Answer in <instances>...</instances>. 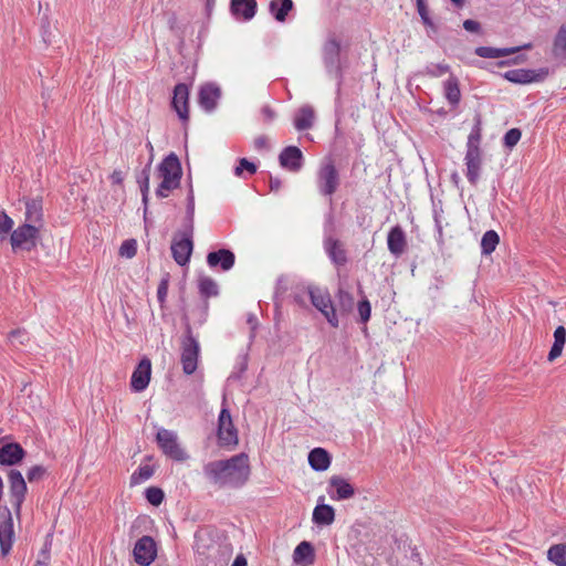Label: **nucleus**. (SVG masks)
Instances as JSON below:
<instances>
[{
    "label": "nucleus",
    "mask_w": 566,
    "mask_h": 566,
    "mask_svg": "<svg viewBox=\"0 0 566 566\" xmlns=\"http://www.w3.org/2000/svg\"><path fill=\"white\" fill-rule=\"evenodd\" d=\"M271 14L279 22H284L289 12L293 9L292 0H272L269 4Z\"/></svg>",
    "instance_id": "c85d7f7f"
},
{
    "label": "nucleus",
    "mask_w": 566,
    "mask_h": 566,
    "mask_svg": "<svg viewBox=\"0 0 566 566\" xmlns=\"http://www.w3.org/2000/svg\"><path fill=\"white\" fill-rule=\"evenodd\" d=\"M317 186L324 196L331 197L337 190L339 175L332 159H326L321 164L317 171Z\"/></svg>",
    "instance_id": "423d86ee"
},
{
    "label": "nucleus",
    "mask_w": 566,
    "mask_h": 566,
    "mask_svg": "<svg viewBox=\"0 0 566 566\" xmlns=\"http://www.w3.org/2000/svg\"><path fill=\"white\" fill-rule=\"evenodd\" d=\"M13 227V220L6 213H0V241H3Z\"/></svg>",
    "instance_id": "37998d69"
},
{
    "label": "nucleus",
    "mask_w": 566,
    "mask_h": 566,
    "mask_svg": "<svg viewBox=\"0 0 566 566\" xmlns=\"http://www.w3.org/2000/svg\"><path fill=\"white\" fill-rule=\"evenodd\" d=\"M521 130L517 128H512L509 132H506L504 136L505 146H507L509 148L514 147L521 139Z\"/></svg>",
    "instance_id": "de8ad7c7"
},
{
    "label": "nucleus",
    "mask_w": 566,
    "mask_h": 566,
    "mask_svg": "<svg viewBox=\"0 0 566 566\" xmlns=\"http://www.w3.org/2000/svg\"><path fill=\"white\" fill-rule=\"evenodd\" d=\"M220 95V88L217 85L206 84L200 88L199 103L206 111H212Z\"/></svg>",
    "instance_id": "4be33fe9"
},
{
    "label": "nucleus",
    "mask_w": 566,
    "mask_h": 566,
    "mask_svg": "<svg viewBox=\"0 0 566 566\" xmlns=\"http://www.w3.org/2000/svg\"><path fill=\"white\" fill-rule=\"evenodd\" d=\"M176 21H177L176 15L175 14H170V17L168 19V23H169V27H170L171 30L175 28Z\"/></svg>",
    "instance_id": "69168bd1"
},
{
    "label": "nucleus",
    "mask_w": 566,
    "mask_h": 566,
    "mask_svg": "<svg viewBox=\"0 0 566 566\" xmlns=\"http://www.w3.org/2000/svg\"><path fill=\"white\" fill-rule=\"evenodd\" d=\"M200 346L198 340L192 336L190 328L181 340V364L182 370L187 375L196 371L198 366Z\"/></svg>",
    "instance_id": "0eeeda50"
},
{
    "label": "nucleus",
    "mask_w": 566,
    "mask_h": 566,
    "mask_svg": "<svg viewBox=\"0 0 566 566\" xmlns=\"http://www.w3.org/2000/svg\"><path fill=\"white\" fill-rule=\"evenodd\" d=\"M232 566H247V559L243 555H238Z\"/></svg>",
    "instance_id": "e2e57ef3"
},
{
    "label": "nucleus",
    "mask_w": 566,
    "mask_h": 566,
    "mask_svg": "<svg viewBox=\"0 0 566 566\" xmlns=\"http://www.w3.org/2000/svg\"><path fill=\"white\" fill-rule=\"evenodd\" d=\"M45 473L46 469L43 465H34L28 471L27 476L30 482H35L41 480Z\"/></svg>",
    "instance_id": "8fccbe9b"
},
{
    "label": "nucleus",
    "mask_w": 566,
    "mask_h": 566,
    "mask_svg": "<svg viewBox=\"0 0 566 566\" xmlns=\"http://www.w3.org/2000/svg\"><path fill=\"white\" fill-rule=\"evenodd\" d=\"M450 71L448 64H432L427 67V74L433 77H439L447 74Z\"/></svg>",
    "instance_id": "09e8293b"
},
{
    "label": "nucleus",
    "mask_w": 566,
    "mask_h": 566,
    "mask_svg": "<svg viewBox=\"0 0 566 566\" xmlns=\"http://www.w3.org/2000/svg\"><path fill=\"white\" fill-rule=\"evenodd\" d=\"M282 187V181L279 178H270V189L273 192H277Z\"/></svg>",
    "instance_id": "13d9d810"
},
{
    "label": "nucleus",
    "mask_w": 566,
    "mask_h": 566,
    "mask_svg": "<svg viewBox=\"0 0 566 566\" xmlns=\"http://www.w3.org/2000/svg\"><path fill=\"white\" fill-rule=\"evenodd\" d=\"M566 343V329L564 326H558L554 332V344L548 353V360L553 361L562 355L564 345Z\"/></svg>",
    "instance_id": "2f4dec72"
},
{
    "label": "nucleus",
    "mask_w": 566,
    "mask_h": 566,
    "mask_svg": "<svg viewBox=\"0 0 566 566\" xmlns=\"http://www.w3.org/2000/svg\"><path fill=\"white\" fill-rule=\"evenodd\" d=\"M552 53L556 59H566V23L559 27L554 38Z\"/></svg>",
    "instance_id": "473e14b6"
},
{
    "label": "nucleus",
    "mask_w": 566,
    "mask_h": 566,
    "mask_svg": "<svg viewBox=\"0 0 566 566\" xmlns=\"http://www.w3.org/2000/svg\"><path fill=\"white\" fill-rule=\"evenodd\" d=\"M244 169L251 175L256 172V166L253 163L249 161L247 158H241L234 170L235 176L240 177Z\"/></svg>",
    "instance_id": "49530a36"
},
{
    "label": "nucleus",
    "mask_w": 566,
    "mask_h": 566,
    "mask_svg": "<svg viewBox=\"0 0 566 566\" xmlns=\"http://www.w3.org/2000/svg\"><path fill=\"white\" fill-rule=\"evenodd\" d=\"M322 56L328 74L338 76L342 71L340 42L335 36L328 38L323 44Z\"/></svg>",
    "instance_id": "9d476101"
},
{
    "label": "nucleus",
    "mask_w": 566,
    "mask_h": 566,
    "mask_svg": "<svg viewBox=\"0 0 566 566\" xmlns=\"http://www.w3.org/2000/svg\"><path fill=\"white\" fill-rule=\"evenodd\" d=\"M154 469L150 465H142L130 478L132 484H138L151 478Z\"/></svg>",
    "instance_id": "ea45409f"
},
{
    "label": "nucleus",
    "mask_w": 566,
    "mask_h": 566,
    "mask_svg": "<svg viewBox=\"0 0 566 566\" xmlns=\"http://www.w3.org/2000/svg\"><path fill=\"white\" fill-rule=\"evenodd\" d=\"M136 251H137V243H136V240H134V239L125 240L119 248L120 256H125L128 259L135 256Z\"/></svg>",
    "instance_id": "c03bdc74"
},
{
    "label": "nucleus",
    "mask_w": 566,
    "mask_h": 566,
    "mask_svg": "<svg viewBox=\"0 0 566 566\" xmlns=\"http://www.w3.org/2000/svg\"><path fill=\"white\" fill-rule=\"evenodd\" d=\"M547 74L548 71L544 69L539 71L518 69L507 71L504 74V77L512 83L527 84L532 82H539L544 80Z\"/></svg>",
    "instance_id": "4468645a"
},
{
    "label": "nucleus",
    "mask_w": 566,
    "mask_h": 566,
    "mask_svg": "<svg viewBox=\"0 0 566 566\" xmlns=\"http://www.w3.org/2000/svg\"><path fill=\"white\" fill-rule=\"evenodd\" d=\"M279 161L283 168L297 172L303 166V154L298 147L287 146L280 154Z\"/></svg>",
    "instance_id": "2eb2a0df"
},
{
    "label": "nucleus",
    "mask_w": 566,
    "mask_h": 566,
    "mask_svg": "<svg viewBox=\"0 0 566 566\" xmlns=\"http://www.w3.org/2000/svg\"><path fill=\"white\" fill-rule=\"evenodd\" d=\"M24 455L25 451L19 443H6L0 448V464L15 465L22 461Z\"/></svg>",
    "instance_id": "a211bd4d"
},
{
    "label": "nucleus",
    "mask_w": 566,
    "mask_h": 566,
    "mask_svg": "<svg viewBox=\"0 0 566 566\" xmlns=\"http://www.w3.org/2000/svg\"><path fill=\"white\" fill-rule=\"evenodd\" d=\"M388 249L395 255H400L405 252L407 242L406 235L399 226L394 227L387 238Z\"/></svg>",
    "instance_id": "b1692460"
},
{
    "label": "nucleus",
    "mask_w": 566,
    "mask_h": 566,
    "mask_svg": "<svg viewBox=\"0 0 566 566\" xmlns=\"http://www.w3.org/2000/svg\"><path fill=\"white\" fill-rule=\"evenodd\" d=\"M324 248L335 265L343 266L347 263V253L339 240L328 237L324 241Z\"/></svg>",
    "instance_id": "6ab92c4d"
},
{
    "label": "nucleus",
    "mask_w": 566,
    "mask_h": 566,
    "mask_svg": "<svg viewBox=\"0 0 566 566\" xmlns=\"http://www.w3.org/2000/svg\"><path fill=\"white\" fill-rule=\"evenodd\" d=\"M338 298H339V303H340L343 311L348 312L353 306L354 300H353L352 295L347 292L339 291Z\"/></svg>",
    "instance_id": "3c124183"
},
{
    "label": "nucleus",
    "mask_w": 566,
    "mask_h": 566,
    "mask_svg": "<svg viewBox=\"0 0 566 566\" xmlns=\"http://www.w3.org/2000/svg\"><path fill=\"white\" fill-rule=\"evenodd\" d=\"M417 10H418L420 18H424V17L429 15L428 7L424 3V0L417 1Z\"/></svg>",
    "instance_id": "4d7b16f0"
},
{
    "label": "nucleus",
    "mask_w": 566,
    "mask_h": 566,
    "mask_svg": "<svg viewBox=\"0 0 566 566\" xmlns=\"http://www.w3.org/2000/svg\"><path fill=\"white\" fill-rule=\"evenodd\" d=\"M156 440L165 455L176 461H185L187 454L178 442V436L175 431L168 429H159Z\"/></svg>",
    "instance_id": "1a4fd4ad"
},
{
    "label": "nucleus",
    "mask_w": 566,
    "mask_h": 566,
    "mask_svg": "<svg viewBox=\"0 0 566 566\" xmlns=\"http://www.w3.org/2000/svg\"><path fill=\"white\" fill-rule=\"evenodd\" d=\"M167 293H168V280L164 279L159 283L158 289H157V297L160 303H163L165 301Z\"/></svg>",
    "instance_id": "864d4df0"
},
{
    "label": "nucleus",
    "mask_w": 566,
    "mask_h": 566,
    "mask_svg": "<svg viewBox=\"0 0 566 566\" xmlns=\"http://www.w3.org/2000/svg\"><path fill=\"white\" fill-rule=\"evenodd\" d=\"M293 558L297 564L304 560L312 564L314 559V549L312 544L305 541L301 542L294 549Z\"/></svg>",
    "instance_id": "f704fd0d"
},
{
    "label": "nucleus",
    "mask_w": 566,
    "mask_h": 566,
    "mask_svg": "<svg viewBox=\"0 0 566 566\" xmlns=\"http://www.w3.org/2000/svg\"><path fill=\"white\" fill-rule=\"evenodd\" d=\"M232 13L237 17H241L244 20H251L256 12L255 0H231Z\"/></svg>",
    "instance_id": "393cba45"
},
{
    "label": "nucleus",
    "mask_w": 566,
    "mask_h": 566,
    "mask_svg": "<svg viewBox=\"0 0 566 566\" xmlns=\"http://www.w3.org/2000/svg\"><path fill=\"white\" fill-rule=\"evenodd\" d=\"M133 553L137 564L148 566L157 556L156 543L150 536H143L136 542Z\"/></svg>",
    "instance_id": "f8f14e48"
},
{
    "label": "nucleus",
    "mask_w": 566,
    "mask_h": 566,
    "mask_svg": "<svg viewBox=\"0 0 566 566\" xmlns=\"http://www.w3.org/2000/svg\"><path fill=\"white\" fill-rule=\"evenodd\" d=\"M25 222L43 228V203L41 198L25 199Z\"/></svg>",
    "instance_id": "f3484780"
},
{
    "label": "nucleus",
    "mask_w": 566,
    "mask_h": 566,
    "mask_svg": "<svg viewBox=\"0 0 566 566\" xmlns=\"http://www.w3.org/2000/svg\"><path fill=\"white\" fill-rule=\"evenodd\" d=\"M192 232L193 226L190 221V224L186 231L179 232L174 237L171 243V253L174 260L179 265H185L189 262L193 249Z\"/></svg>",
    "instance_id": "39448f33"
},
{
    "label": "nucleus",
    "mask_w": 566,
    "mask_h": 566,
    "mask_svg": "<svg viewBox=\"0 0 566 566\" xmlns=\"http://www.w3.org/2000/svg\"><path fill=\"white\" fill-rule=\"evenodd\" d=\"M531 48H532L531 43L524 44L520 48H506V49H496V48H491V46H479L475 49V54L478 56L484 57V59H497V57L514 54V53L518 52L521 49L528 50Z\"/></svg>",
    "instance_id": "5701e85b"
},
{
    "label": "nucleus",
    "mask_w": 566,
    "mask_h": 566,
    "mask_svg": "<svg viewBox=\"0 0 566 566\" xmlns=\"http://www.w3.org/2000/svg\"><path fill=\"white\" fill-rule=\"evenodd\" d=\"M147 147H148L150 150H153V145H151V143H148V144H147Z\"/></svg>",
    "instance_id": "774afa93"
},
{
    "label": "nucleus",
    "mask_w": 566,
    "mask_h": 566,
    "mask_svg": "<svg viewBox=\"0 0 566 566\" xmlns=\"http://www.w3.org/2000/svg\"><path fill=\"white\" fill-rule=\"evenodd\" d=\"M464 159L467 165V178L471 185L475 186L480 179L482 165L481 150L473 148L471 151H467Z\"/></svg>",
    "instance_id": "412c9836"
},
{
    "label": "nucleus",
    "mask_w": 566,
    "mask_h": 566,
    "mask_svg": "<svg viewBox=\"0 0 566 566\" xmlns=\"http://www.w3.org/2000/svg\"><path fill=\"white\" fill-rule=\"evenodd\" d=\"M218 441L221 447L230 449L239 443L238 430L228 408H222L218 418Z\"/></svg>",
    "instance_id": "6e6552de"
},
{
    "label": "nucleus",
    "mask_w": 566,
    "mask_h": 566,
    "mask_svg": "<svg viewBox=\"0 0 566 566\" xmlns=\"http://www.w3.org/2000/svg\"><path fill=\"white\" fill-rule=\"evenodd\" d=\"M335 520V511L331 505H317L313 511V521L318 525H329Z\"/></svg>",
    "instance_id": "7c9ffc66"
},
{
    "label": "nucleus",
    "mask_w": 566,
    "mask_h": 566,
    "mask_svg": "<svg viewBox=\"0 0 566 566\" xmlns=\"http://www.w3.org/2000/svg\"><path fill=\"white\" fill-rule=\"evenodd\" d=\"M41 228L31 226V223H23L12 231L10 235V243L13 251H31L36 247L40 239Z\"/></svg>",
    "instance_id": "7ed1b4c3"
},
{
    "label": "nucleus",
    "mask_w": 566,
    "mask_h": 566,
    "mask_svg": "<svg viewBox=\"0 0 566 566\" xmlns=\"http://www.w3.org/2000/svg\"><path fill=\"white\" fill-rule=\"evenodd\" d=\"M149 171H150V164H148L142 171V176L139 178L140 184V191L143 195V201L145 205H147L148 200V191H149Z\"/></svg>",
    "instance_id": "79ce46f5"
},
{
    "label": "nucleus",
    "mask_w": 566,
    "mask_h": 566,
    "mask_svg": "<svg viewBox=\"0 0 566 566\" xmlns=\"http://www.w3.org/2000/svg\"><path fill=\"white\" fill-rule=\"evenodd\" d=\"M308 294L312 304L325 316L333 327H338L339 321L333 305L331 294L319 287H310Z\"/></svg>",
    "instance_id": "20e7f679"
},
{
    "label": "nucleus",
    "mask_w": 566,
    "mask_h": 566,
    "mask_svg": "<svg viewBox=\"0 0 566 566\" xmlns=\"http://www.w3.org/2000/svg\"><path fill=\"white\" fill-rule=\"evenodd\" d=\"M358 313L363 322H367L370 318L371 307L367 300L359 302Z\"/></svg>",
    "instance_id": "603ef678"
},
{
    "label": "nucleus",
    "mask_w": 566,
    "mask_h": 566,
    "mask_svg": "<svg viewBox=\"0 0 566 566\" xmlns=\"http://www.w3.org/2000/svg\"><path fill=\"white\" fill-rule=\"evenodd\" d=\"M308 463L315 471H325L331 464V457L323 448H315L308 453Z\"/></svg>",
    "instance_id": "a878e982"
},
{
    "label": "nucleus",
    "mask_w": 566,
    "mask_h": 566,
    "mask_svg": "<svg viewBox=\"0 0 566 566\" xmlns=\"http://www.w3.org/2000/svg\"><path fill=\"white\" fill-rule=\"evenodd\" d=\"M261 112L265 122H271L275 117V112L270 106H264Z\"/></svg>",
    "instance_id": "6e6d98bb"
},
{
    "label": "nucleus",
    "mask_w": 566,
    "mask_h": 566,
    "mask_svg": "<svg viewBox=\"0 0 566 566\" xmlns=\"http://www.w3.org/2000/svg\"><path fill=\"white\" fill-rule=\"evenodd\" d=\"M547 557L556 566H566V543L553 545L547 552Z\"/></svg>",
    "instance_id": "c9c22d12"
},
{
    "label": "nucleus",
    "mask_w": 566,
    "mask_h": 566,
    "mask_svg": "<svg viewBox=\"0 0 566 566\" xmlns=\"http://www.w3.org/2000/svg\"><path fill=\"white\" fill-rule=\"evenodd\" d=\"M146 499L153 505H159L164 500V492L159 488H148L146 490Z\"/></svg>",
    "instance_id": "a18cd8bd"
},
{
    "label": "nucleus",
    "mask_w": 566,
    "mask_h": 566,
    "mask_svg": "<svg viewBox=\"0 0 566 566\" xmlns=\"http://www.w3.org/2000/svg\"><path fill=\"white\" fill-rule=\"evenodd\" d=\"M480 140H481V119L478 116L475 126L468 137L467 151H471V149H473V148L475 150H481L479 147Z\"/></svg>",
    "instance_id": "4c0bfd02"
},
{
    "label": "nucleus",
    "mask_w": 566,
    "mask_h": 566,
    "mask_svg": "<svg viewBox=\"0 0 566 566\" xmlns=\"http://www.w3.org/2000/svg\"><path fill=\"white\" fill-rule=\"evenodd\" d=\"M455 6L462 7L464 3V0H451Z\"/></svg>",
    "instance_id": "338daca9"
},
{
    "label": "nucleus",
    "mask_w": 566,
    "mask_h": 566,
    "mask_svg": "<svg viewBox=\"0 0 566 566\" xmlns=\"http://www.w3.org/2000/svg\"><path fill=\"white\" fill-rule=\"evenodd\" d=\"M203 474L212 485L219 489L240 488L250 476L249 457L245 453H239L227 460L211 461L203 467Z\"/></svg>",
    "instance_id": "f257e3e1"
},
{
    "label": "nucleus",
    "mask_w": 566,
    "mask_h": 566,
    "mask_svg": "<svg viewBox=\"0 0 566 566\" xmlns=\"http://www.w3.org/2000/svg\"><path fill=\"white\" fill-rule=\"evenodd\" d=\"M199 289L201 294L206 296H213L218 294V286L210 277H202L199 281Z\"/></svg>",
    "instance_id": "a19ab883"
},
{
    "label": "nucleus",
    "mask_w": 566,
    "mask_h": 566,
    "mask_svg": "<svg viewBox=\"0 0 566 566\" xmlns=\"http://www.w3.org/2000/svg\"><path fill=\"white\" fill-rule=\"evenodd\" d=\"M195 548L199 556L209 558L211 553L217 549V546L212 543L207 533L199 532L196 534Z\"/></svg>",
    "instance_id": "c756f323"
},
{
    "label": "nucleus",
    "mask_w": 566,
    "mask_h": 566,
    "mask_svg": "<svg viewBox=\"0 0 566 566\" xmlns=\"http://www.w3.org/2000/svg\"><path fill=\"white\" fill-rule=\"evenodd\" d=\"M8 339L13 347H18L28 344L30 337L25 329L17 328L9 333Z\"/></svg>",
    "instance_id": "58836bf2"
},
{
    "label": "nucleus",
    "mask_w": 566,
    "mask_h": 566,
    "mask_svg": "<svg viewBox=\"0 0 566 566\" xmlns=\"http://www.w3.org/2000/svg\"><path fill=\"white\" fill-rule=\"evenodd\" d=\"M444 95L448 102L452 105H458L461 98L459 81L455 76L450 75L444 83Z\"/></svg>",
    "instance_id": "72a5a7b5"
},
{
    "label": "nucleus",
    "mask_w": 566,
    "mask_h": 566,
    "mask_svg": "<svg viewBox=\"0 0 566 566\" xmlns=\"http://www.w3.org/2000/svg\"><path fill=\"white\" fill-rule=\"evenodd\" d=\"M9 484H10V502L14 509V513L20 518L21 506L27 494V483L21 472L18 470H10L9 472Z\"/></svg>",
    "instance_id": "9b49d317"
},
{
    "label": "nucleus",
    "mask_w": 566,
    "mask_h": 566,
    "mask_svg": "<svg viewBox=\"0 0 566 566\" xmlns=\"http://www.w3.org/2000/svg\"><path fill=\"white\" fill-rule=\"evenodd\" d=\"M421 20L426 27L430 28L433 32H436V25L429 15L421 18Z\"/></svg>",
    "instance_id": "0e129e2a"
},
{
    "label": "nucleus",
    "mask_w": 566,
    "mask_h": 566,
    "mask_svg": "<svg viewBox=\"0 0 566 566\" xmlns=\"http://www.w3.org/2000/svg\"><path fill=\"white\" fill-rule=\"evenodd\" d=\"M500 238L494 230L486 231L481 240V249L483 254H491L499 244Z\"/></svg>",
    "instance_id": "e433bc0d"
},
{
    "label": "nucleus",
    "mask_w": 566,
    "mask_h": 566,
    "mask_svg": "<svg viewBox=\"0 0 566 566\" xmlns=\"http://www.w3.org/2000/svg\"><path fill=\"white\" fill-rule=\"evenodd\" d=\"M315 113L312 106H302L294 118V125L297 130H306L313 126Z\"/></svg>",
    "instance_id": "bb28decb"
},
{
    "label": "nucleus",
    "mask_w": 566,
    "mask_h": 566,
    "mask_svg": "<svg viewBox=\"0 0 566 566\" xmlns=\"http://www.w3.org/2000/svg\"><path fill=\"white\" fill-rule=\"evenodd\" d=\"M329 484L336 490V496H333V499L347 500L355 494L354 488L342 476L333 475L329 479Z\"/></svg>",
    "instance_id": "cd10ccee"
},
{
    "label": "nucleus",
    "mask_w": 566,
    "mask_h": 566,
    "mask_svg": "<svg viewBox=\"0 0 566 566\" xmlns=\"http://www.w3.org/2000/svg\"><path fill=\"white\" fill-rule=\"evenodd\" d=\"M181 165L178 157L171 153L160 163L158 167V176L161 179L156 195L166 198L169 192L178 188L181 179Z\"/></svg>",
    "instance_id": "f03ea898"
},
{
    "label": "nucleus",
    "mask_w": 566,
    "mask_h": 566,
    "mask_svg": "<svg viewBox=\"0 0 566 566\" xmlns=\"http://www.w3.org/2000/svg\"><path fill=\"white\" fill-rule=\"evenodd\" d=\"M50 556L46 552H42L41 557L35 562L34 566H48Z\"/></svg>",
    "instance_id": "bf43d9fd"
},
{
    "label": "nucleus",
    "mask_w": 566,
    "mask_h": 566,
    "mask_svg": "<svg viewBox=\"0 0 566 566\" xmlns=\"http://www.w3.org/2000/svg\"><path fill=\"white\" fill-rule=\"evenodd\" d=\"M111 179L113 181V184H122L123 181V174L122 171H118V170H115L113 171V174L111 175Z\"/></svg>",
    "instance_id": "680f3d73"
},
{
    "label": "nucleus",
    "mask_w": 566,
    "mask_h": 566,
    "mask_svg": "<svg viewBox=\"0 0 566 566\" xmlns=\"http://www.w3.org/2000/svg\"><path fill=\"white\" fill-rule=\"evenodd\" d=\"M463 28L469 32H478L480 30V23L475 20H465L463 22Z\"/></svg>",
    "instance_id": "5fc2aeb1"
},
{
    "label": "nucleus",
    "mask_w": 566,
    "mask_h": 566,
    "mask_svg": "<svg viewBox=\"0 0 566 566\" xmlns=\"http://www.w3.org/2000/svg\"><path fill=\"white\" fill-rule=\"evenodd\" d=\"M254 146L258 149H262L266 147V138L264 136H260L254 139Z\"/></svg>",
    "instance_id": "052dcab7"
},
{
    "label": "nucleus",
    "mask_w": 566,
    "mask_h": 566,
    "mask_svg": "<svg viewBox=\"0 0 566 566\" xmlns=\"http://www.w3.org/2000/svg\"><path fill=\"white\" fill-rule=\"evenodd\" d=\"M151 376V361L149 358L144 357L138 366L135 368L132 379L130 387L132 390L136 392H140L145 390L150 381Z\"/></svg>",
    "instance_id": "ddd939ff"
},
{
    "label": "nucleus",
    "mask_w": 566,
    "mask_h": 566,
    "mask_svg": "<svg viewBox=\"0 0 566 566\" xmlns=\"http://www.w3.org/2000/svg\"><path fill=\"white\" fill-rule=\"evenodd\" d=\"M188 97L189 90L186 84H177L174 90L172 107L177 112L178 116L182 120H188Z\"/></svg>",
    "instance_id": "dca6fc26"
},
{
    "label": "nucleus",
    "mask_w": 566,
    "mask_h": 566,
    "mask_svg": "<svg viewBox=\"0 0 566 566\" xmlns=\"http://www.w3.org/2000/svg\"><path fill=\"white\" fill-rule=\"evenodd\" d=\"M234 253L228 249H220L207 255V263L210 268L220 266L222 271H229L234 265Z\"/></svg>",
    "instance_id": "aec40b11"
}]
</instances>
